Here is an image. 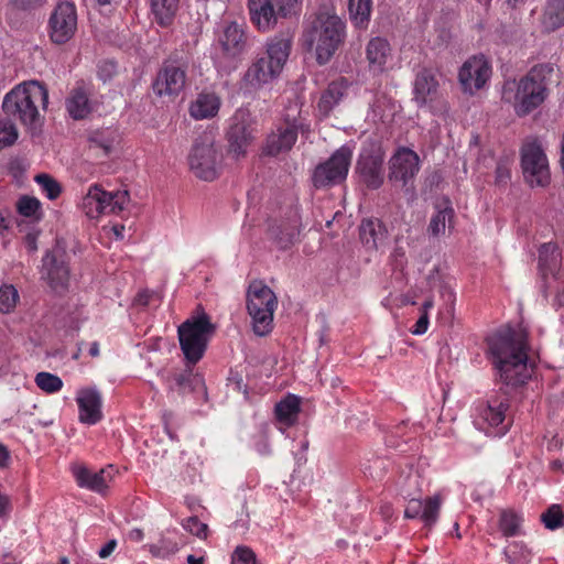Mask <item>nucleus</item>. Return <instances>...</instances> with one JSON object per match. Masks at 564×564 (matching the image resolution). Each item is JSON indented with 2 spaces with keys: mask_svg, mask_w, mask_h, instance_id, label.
Here are the masks:
<instances>
[{
  "mask_svg": "<svg viewBox=\"0 0 564 564\" xmlns=\"http://www.w3.org/2000/svg\"><path fill=\"white\" fill-rule=\"evenodd\" d=\"M74 475L80 487H86L97 492H102L108 487V480L104 469L99 473H91L85 467H77L74 469Z\"/></svg>",
  "mask_w": 564,
  "mask_h": 564,
  "instance_id": "c9c22d12",
  "label": "nucleus"
},
{
  "mask_svg": "<svg viewBox=\"0 0 564 564\" xmlns=\"http://www.w3.org/2000/svg\"><path fill=\"white\" fill-rule=\"evenodd\" d=\"M429 326V314L422 313L417 322L415 323L412 334L414 335H423L427 330Z\"/></svg>",
  "mask_w": 564,
  "mask_h": 564,
  "instance_id": "4d7b16f0",
  "label": "nucleus"
},
{
  "mask_svg": "<svg viewBox=\"0 0 564 564\" xmlns=\"http://www.w3.org/2000/svg\"><path fill=\"white\" fill-rule=\"evenodd\" d=\"M352 158L349 147L336 150L325 162L318 164L312 174V183L315 188H326L340 184L347 177Z\"/></svg>",
  "mask_w": 564,
  "mask_h": 564,
  "instance_id": "1a4fd4ad",
  "label": "nucleus"
},
{
  "mask_svg": "<svg viewBox=\"0 0 564 564\" xmlns=\"http://www.w3.org/2000/svg\"><path fill=\"white\" fill-rule=\"evenodd\" d=\"M97 195L100 197L98 217L102 214L121 213L130 199L128 191L106 192L99 185Z\"/></svg>",
  "mask_w": 564,
  "mask_h": 564,
  "instance_id": "cd10ccee",
  "label": "nucleus"
},
{
  "mask_svg": "<svg viewBox=\"0 0 564 564\" xmlns=\"http://www.w3.org/2000/svg\"><path fill=\"white\" fill-rule=\"evenodd\" d=\"M34 181L39 184L42 192L51 200L56 199L62 193V187H61L59 183L50 174H46V173L37 174L34 177Z\"/></svg>",
  "mask_w": 564,
  "mask_h": 564,
  "instance_id": "79ce46f5",
  "label": "nucleus"
},
{
  "mask_svg": "<svg viewBox=\"0 0 564 564\" xmlns=\"http://www.w3.org/2000/svg\"><path fill=\"white\" fill-rule=\"evenodd\" d=\"M564 25V0H547L543 15L542 26L546 32H553Z\"/></svg>",
  "mask_w": 564,
  "mask_h": 564,
  "instance_id": "72a5a7b5",
  "label": "nucleus"
},
{
  "mask_svg": "<svg viewBox=\"0 0 564 564\" xmlns=\"http://www.w3.org/2000/svg\"><path fill=\"white\" fill-rule=\"evenodd\" d=\"M35 383L41 390L47 393L57 392L63 387V381L58 376L44 371L35 376Z\"/></svg>",
  "mask_w": 564,
  "mask_h": 564,
  "instance_id": "37998d69",
  "label": "nucleus"
},
{
  "mask_svg": "<svg viewBox=\"0 0 564 564\" xmlns=\"http://www.w3.org/2000/svg\"><path fill=\"white\" fill-rule=\"evenodd\" d=\"M488 352L500 381L516 388L531 378L528 366V333L510 326L501 327L486 338Z\"/></svg>",
  "mask_w": 564,
  "mask_h": 564,
  "instance_id": "f257e3e1",
  "label": "nucleus"
},
{
  "mask_svg": "<svg viewBox=\"0 0 564 564\" xmlns=\"http://www.w3.org/2000/svg\"><path fill=\"white\" fill-rule=\"evenodd\" d=\"M251 23L262 33L273 31L280 20L295 15L301 9V0H248Z\"/></svg>",
  "mask_w": 564,
  "mask_h": 564,
  "instance_id": "0eeeda50",
  "label": "nucleus"
},
{
  "mask_svg": "<svg viewBox=\"0 0 564 564\" xmlns=\"http://www.w3.org/2000/svg\"><path fill=\"white\" fill-rule=\"evenodd\" d=\"M89 355L91 357H98L99 356V344L97 341H94V343L90 344Z\"/></svg>",
  "mask_w": 564,
  "mask_h": 564,
  "instance_id": "338daca9",
  "label": "nucleus"
},
{
  "mask_svg": "<svg viewBox=\"0 0 564 564\" xmlns=\"http://www.w3.org/2000/svg\"><path fill=\"white\" fill-rule=\"evenodd\" d=\"M560 252L555 243L547 242L539 249V264L545 271H552L558 261Z\"/></svg>",
  "mask_w": 564,
  "mask_h": 564,
  "instance_id": "a19ab883",
  "label": "nucleus"
},
{
  "mask_svg": "<svg viewBox=\"0 0 564 564\" xmlns=\"http://www.w3.org/2000/svg\"><path fill=\"white\" fill-rule=\"evenodd\" d=\"M372 0H349L348 12L352 24L359 29H367L370 22Z\"/></svg>",
  "mask_w": 564,
  "mask_h": 564,
  "instance_id": "e433bc0d",
  "label": "nucleus"
},
{
  "mask_svg": "<svg viewBox=\"0 0 564 564\" xmlns=\"http://www.w3.org/2000/svg\"><path fill=\"white\" fill-rule=\"evenodd\" d=\"M90 94V86L85 82H78L70 90L66 98V110L73 119L82 120L91 112Z\"/></svg>",
  "mask_w": 564,
  "mask_h": 564,
  "instance_id": "5701e85b",
  "label": "nucleus"
},
{
  "mask_svg": "<svg viewBox=\"0 0 564 564\" xmlns=\"http://www.w3.org/2000/svg\"><path fill=\"white\" fill-rule=\"evenodd\" d=\"M18 130L10 120L0 121V149L12 145L18 139Z\"/></svg>",
  "mask_w": 564,
  "mask_h": 564,
  "instance_id": "de8ad7c7",
  "label": "nucleus"
},
{
  "mask_svg": "<svg viewBox=\"0 0 564 564\" xmlns=\"http://www.w3.org/2000/svg\"><path fill=\"white\" fill-rule=\"evenodd\" d=\"M220 162L221 153L207 135L194 144L188 156L191 171L204 181H213L217 177Z\"/></svg>",
  "mask_w": 564,
  "mask_h": 564,
  "instance_id": "9d476101",
  "label": "nucleus"
},
{
  "mask_svg": "<svg viewBox=\"0 0 564 564\" xmlns=\"http://www.w3.org/2000/svg\"><path fill=\"white\" fill-rule=\"evenodd\" d=\"M301 216L296 208L290 212L286 220L272 225L269 229L271 238L280 249H288L300 234Z\"/></svg>",
  "mask_w": 564,
  "mask_h": 564,
  "instance_id": "4be33fe9",
  "label": "nucleus"
},
{
  "mask_svg": "<svg viewBox=\"0 0 564 564\" xmlns=\"http://www.w3.org/2000/svg\"><path fill=\"white\" fill-rule=\"evenodd\" d=\"M441 505L442 499L440 495L429 497L423 501V508L422 513H420V519L424 522L426 527H432L434 523H436L440 514Z\"/></svg>",
  "mask_w": 564,
  "mask_h": 564,
  "instance_id": "ea45409f",
  "label": "nucleus"
},
{
  "mask_svg": "<svg viewBox=\"0 0 564 564\" xmlns=\"http://www.w3.org/2000/svg\"><path fill=\"white\" fill-rule=\"evenodd\" d=\"M42 279L55 293H63L67 290L69 282V268L65 250L55 246L46 252L42 260Z\"/></svg>",
  "mask_w": 564,
  "mask_h": 564,
  "instance_id": "ddd939ff",
  "label": "nucleus"
},
{
  "mask_svg": "<svg viewBox=\"0 0 564 564\" xmlns=\"http://www.w3.org/2000/svg\"><path fill=\"white\" fill-rule=\"evenodd\" d=\"M117 541L110 540L108 541L98 552L100 558H107L116 549Z\"/></svg>",
  "mask_w": 564,
  "mask_h": 564,
  "instance_id": "13d9d810",
  "label": "nucleus"
},
{
  "mask_svg": "<svg viewBox=\"0 0 564 564\" xmlns=\"http://www.w3.org/2000/svg\"><path fill=\"white\" fill-rule=\"evenodd\" d=\"M89 149L102 156H108L119 144V134L111 129L97 130L89 135Z\"/></svg>",
  "mask_w": 564,
  "mask_h": 564,
  "instance_id": "c756f323",
  "label": "nucleus"
},
{
  "mask_svg": "<svg viewBox=\"0 0 564 564\" xmlns=\"http://www.w3.org/2000/svg\"><path fill=\"white\" fill-rule=\"evenodd\" d=\"M44 0H12V2L19 7V8H22V9H26V8H30L32 6H36V4H40L42 3Z\"/></svg>",
  "mask_w": 564,
  "mask_h": 564,
  "instance_id": "680f3d73",
  "label": "nucleus"
},
{
  "mask_svg": "<svg viewBox=\"0 0 564 564\" xmlns=\"http://www.w3.org/2000/svg\"><path fill=\"white\" fill-rule=\"evenodd\" d=\"M552 72L551 64H539L519 80H507L502 87V100L512 104L519 117L529 115L546 99V79Z\"/></svg>",
  "mask_w": 564,
  "mask_h": 564,
  "instance_id": "f03ea898",
  "label": "nucleus"
},
{
  "mask_svg": "<svg viewBox=\"0 0 564 564\" xmlns=\"http://www.w3.org/2000/svg\"><path fill=\"white\" fill-rule=\"evenodd\" d=\"M346 88L345 79L330 83L319 98L317 104L318 111L323 116H328L333 108L343 99Z\"/></svg>",
  "mask_w": 564,
  "mask_h": 564,
  "instance_id": "2f4dec72",
  "label": "nucleus"
},
{
  "mask_svg": "<svg viewBox=\"0 0 564 564\" xmlns=\"http://www.w3.org/2000/svg\"><path fill=\"white\" fill-rule=\"evenodd\" d=\"M509 402L501 400H489L486 404L478 408L476 423L480 429H497L495 435H503L510 427V421L507 417Z\"/></svg>",
  "mask_w": 564,
  "mask_h": 564,
  "instance_id": "f3484780",
  "label": "nucleus"
},
{
  "mask_svg": "<svg viewBox=\"0 0 564 564\" xmlns=\"http://www.w3.org/2000/svg\"><path fill=\"white\" fill-rule=\"evenodd\" d=\"M40 209V202L34 197L23 196L19 199L18 210L22 216L31 217Z\"/></svg>",
  "mask_w": 564,
  "mask_h": 564,
  "instance_id": "603ef678",
  "label": "nucleus"
},
{
  "mask_svg": "<svg viewBox=\"0 0 564 564\" xmlns=\"http://www.w3.org/2000/svg\"><path fill=\"white\" fill-rule=\"evenodd\" d=\"M299 132H310V124L302 117V111L295 102L289 107L283 120L275 126L267 137L263 153L275 156L290 151L297 140Z\"/></svg>",
  "mask_w": 564,
  "mask_h": 564,
  "instance_id": "39448f33",
  "label": "nucleus"
},
{
  "mask_svg": "<svg viewBox=\"0 0 564 564\" xmlns=\"http://www.w3.org/2000/svg\"><path fill=\"white\" fill-rule=\"evenodd\" d=\"M541 520L546 529L555 530L560 528L563 523L561 507L558 505H552L544 513H542Z\"/></svg>",
  "mask_w": 564,
  "mask_h": 564,
  "instance_id": "09e8293b",
  "label": "nucleus"
},
{
  "mask_svg": "<svg viewBox=\"0 0 564 564\" xmlns=\"http://www.w3.org/2000/svg\"><path fill=\"white\" fill-rule=\"evenodd\" d=\"M11 459L10 452L6 445L0 443V467L4 468L9 465Z\"/></svg>",
  "mask_w": 564,
  "mask_h": 564,
  "instance_id": "052dcab7",
  "label": "nucleus"
},
{
  "mask_svg": "<svg viewBox=\"0 0 564 564\" xmlns=\"http://www.w3.org/2000/svg\"><path fill=\"white\" fill-rule=\"evenodd\" d=\"M149 297L150 295L147 293V292H143V293H139L138 294V297H137V302L140 304V305H148L149 303Z\"/></svg>",
  "mask_w": 564,
  "mask_h": 564,
  "instance_id": "69168bd1",
  "label": "nucleus"
},
{
  "mask_svg": "<svg viewBox=\"0 0 564 564\" xmlns=\"http://www.w3.org/2000/svg\"><path fill=\"white\" fill-rule=\"evenodd\" d=\"M259 132L258 122L247 109H238L230 119L227 139L229 152L242 156Z\"/></svg>",
  "mask_w": 564,
  "mask_h": 564,
  "instance_id": "f8f14e48",
  "label": "nucleus"
},
{
  "mask_svg": "<svg viewBox=\"0 0 564 564\" xmlns=\"http://www.w3.org/2000/svg\"><path fill=\"white\" fill-rule=\"evenodd\" d=\"M521 166L525 181L531 186H546L550 183L549 161L536 139L527 140L521 149Z\"/></svg>",
  "mask_w": 564,
  "mask_h": 564,
  "instance_id": "9b49d317",
  "label": "nucleus"
},
{
  "mask_svg": "<svg viewBox=\"0 0 564 564\" xmlns=\"http://www.w3.org/2000/svg\"><path fill=\"white\" fill-rule=\"evenodd\" d=\"M345 22L336 14L322 12L303 32L302 44L314 51L319 65L327 64L345 39Z\"/></svg>",
  "mask_w": 564,
  "mask_h": 564,
  "instance_id": "7ed1b4c3",
  "label": "nucleus"
},
{
  "mask_svg": "<svg viewBox=\"0 0 564 564\" xmlns=\"http://www.w3.org/2000/svg\"><path fill=\"white\" fill-rule=\"evenodd\" d=\"M438 82L431 69H422L414 80L413 100L419 107L425 106L436 98Z\"/></svg>",
  "mask_w": 564,
  "mask_h": 564,
  "instance_id": "b1692460",
  "label": "nucleus"
},
{
  "mask_svg": "<svg viewBox=\"0 0 564 564\" xmlns=\"http://www.w3.org/2000/svg\"><path fill=\"white\" fill-rule=\"evenodd\" d=\"M280 74L267 57L257 58L246 70L242 78V87L249 91L257 90L274 79Z\"/></svg>",
  "mask_w": 564,
  "mask_h": 564,
  "instance_id": "412c9836",
  "label": "nucleus"
},
{
  "mask_svg": "<svg viewBox=\"0 0 564 564\" xmlns=\"http://www.w3.org/2000/svg\"><path fill=\"white\" fill-rule=\"evenodd\" d=\"M76 402L79 410V421L84 424L94 425L102 419L100 392L95 388L82 389L78 391Z\"/></svg>",
  "mask_w": 564,
  "mask_h": 564,
  "instance_id": "aec40b11",
  "label": "nucleus"
},
{
  "mask_svg": "<svg viewBox=\"0 0 564 564\" xmlns=\"http://www.w3.org/2000/svg\"><path fill=\"white\" fill-rule=\"evenodd\" d=\"M300 399L294 394H289L275 405V417L284 426H292L300 413Z\"/></svg>",
  "mask_w": 564,
  "mask_h": 564,
  "instance_id": "473e14b6",
  "label": "nucleus"
},
{
  "mask_svg": "<svg viewBox=\"0 0 564 564\" xmlns=\"http://www.w3.org/2000/svg\"><path fill=\"white\" fill-rule=\"evenodd\" d=\"M383 153L378 149L360 154L357 170L362 182L372 189L379 188L383 183Z\"/></svg>",
  "mask_w": 564,
  "mask_h": 564,
  "instance_id": "6ab92c4d",
  "label": "nucleus"
},
{
  "mask_svg": "<svg viewBox=\"0 0 564 564\" xmlns=\"http://www.w3.org/2000/svg\"><path fill=\"white\" fill-rule=\"evenodd\" d=\"M231 564H257V555L249 546L239 545L231 554Z\"/></svg>",
  "mask_w": 564,
  "mask_h": 564,
  "instance_id": "8fccbe9b",
  "label": "nucleus"
},
{
  "mask_svg": "<svg viewBox=\"0 0 564 564\" xmlns=\"http://www.w3.org/2000/svg\"><path fill=\"white\" fill-rule=\"evenodd\" d=\"M47 102L46 87L32 80L20 84L9 91L3 98L2 110L9 118L19 120L30 129H35L41 122L39 106L45 109Z\"/></svg>",
  "mask_w": 564,
  "mask_h": 564,
  "instance_id": "20e7f679",
  "label": "nucleus"
},
{
  "mask_svg": "<svg viewBox=\"0 0 564 564\" xmlns=\"http://www.w3.org/2000/svg\"><path fill=\"white\" fill-rule=\"evenodd\" d=\"M127 538L131 542L139 543L144 539V532L142 529L134 528L127 533Z\"/></svg>",
  "mask_w": 564,
  "mask_h": 564,
  "instance_id": "bf43d9fd",
  "label": "nucleus"
},
{
  "mask_svg": "<svg viewBox=\"0 0 564 564\" xmlns=\"http://www.w3.org/2000/svg\"><path fill=\"white\" fill-rule=\"evenodd\" d=\"M9 506V499L7 496L0 492V516H2Z\"/></svg>",
  "mask_w": 564,
  "mask_h": 564,
  "instance_id": "e2e57ef3",
  "label": "nucleus"
},
{
  "mask_svg": "<svg viewBox=\"0 0 564 564\" xmlns=\"http://www.w3.org/2000/svg\"><path fill=\"white\" fill-rule=\"evenodd\" d=\"M183 528L199 539H206L208 534L207 524L200 522L197 517H189L182 523Z\"/></svg>",
  "mask_w": 564,
  "mask_h": 564,
  "instance_id": "3c124183",
  "label": "nucleus"
},
{
  "mask_svg": "<svg viewBox=\"0 0 564 564\" xmlns=\"http://www.w3.org/2000/svg\"><path fill=\"white\" fill-rule=\"evenodd\" d=\"M203 562H204L203 557H195L192 554L187 556L188 564H203Z\"/></svg>",
  "mask_w": 564,
  "mask_h": 564,
  "instance_id": "774afa93",
  "label": "nucleus"
},
{
  "mask_svg": "<svg viewBox=\"0 0 564 564\" xmlns=\"http://www.w3.org/2000/svg\"><path fill=\"white\" fill-rule=\"evenodd\" d=\"M97 194L98 185L95 184L89 187L87 194L83 198V208L89 218L98 217L100 197Z\"/></svg>",
  "mask_w": 564,
  "mask_h": 564,
  "instance_id": "c03bdc74",
  "label": "nucleus"
},
{
  "mask_svg": "<svg viewBox=\"0 0 564 564\" xmlns=\"http://www.w3.org/2000/svg\"><path fill=\"white\" fill-rule=\"evenodd\" d=\"M215 332L207 314L192 317L178 326L181 349L191 364L198 362L207 348V343Z\"/></svg>",
  "mask_w": 564,
  "mask_h": 564,
  "instance_id": "6e6552de",
  "label": "nucleus"
},
{
  "mask_svg": "<svg viewBox=\"0 0 564 564\" xmlns=\"http://www.w3.org/2000/svg\"><path fill=\"white\" fill-rule=\"evenodd\" d=\"M390 56L391 46L387 39L376 36L367 43L366 58L370 68L382 72Z\"/></svg>",
  "mask_w": 564,
  "mask_h": 564,
  "instance_id": "bb28decb",
  "label": "nucleus"
},
{
  "mask_svg": "<svg viewBox=\"0 0 564 564\" xmlns=\"http://www.w3.org/2000/svg\"><path fill=\"white\" fill-rule=\"evenodd\" d=\"M496 183L498 185H505L511 177V170L508 160H501L496 166Z\"/></svg>",
  "mask_w": 564,
  "mask_h": 564,
  "instance_id": "864d4df0",
  "label": "nucleus"
},
{
  "mask_svg": "<svg viewBox=\"0 0 564 564\" xmlns=\"http://www.w3.org/2000/svg\"><path fill=\"white\" fill-rule=\"evenodd\" d=\"M551 468L556 471H564V462L560 459H555L551 462Z\"/></svg>",
  "mask_w": 564,
  "mask_h": 564,
  "instance_id": "0e129e2a",
  "label": "nucleus"
},
{
  "mask_svg": "<svg viewBox=\"0 0 564 564\" xmlns=\"http://www.w3.org/2000/svg\"><path fill=\"white\" fill-rule=\"evenodd\" d=\"M150 4L156 23L161 26H169L178 11L180 0H151Z\"/></svg>",
  "mask_w": 564,
  "mask_h": 564,
  "instance_id": "f704fd0d",
  "label": "nucleus"
},
{
  "mask_svg": "<svg viewBox=\"0 0 564 564\" xmlns=\"http://www.w3.org/2000/svg\"><path fill=\"white\" fill-rule=\"evenodd\" d=\"M220 107V99L215 94H199L189 107V113L197 120L215 117Z\"/></svg>",
  "mask_w": 564,
  "mask_h": 564,
  "instance_id": "c85d7f7f",
  "label": "nucleus"
},
{
  "mask_svg": "<svg viewBox=\"0 0 564 564\" xmlns=\"http://www.w3.org/2000/svg\"><path fill=\"white\" fill-rule=\"evenodd\" d=\"M420 171V158L413 150L401 147L389 160L388 178L391 183L406 186Z\"/></svg>",
  "mask_w": 564,
  "mask_h": 564,
  "instance_id": "dca6fc26",
  "label": "nucleus"
},
{
  "mask_svg": "<svg viewBox=\"0 0 564 564\" xmlns=\"http://www.w3.org/2000/svg\"><path fill=\"white\" fill-rule=\"evenodd\" d=\"M50 39L55 44L68 42L77 30L76 7L72 2H61L48 21Z\"/></svg>",
  "mask_w": 564,
  "mask_h": 564,
  "instance_id": "4468645a",
  "label": "nucleus"
},
{
  "mask_svg": "<svg viewBox=\"0 0 564 564\" xmlns=\"http://www.w3.org/2000/svg\"><path fill=\"white\" fill-rule=\"evenodd\" d=\"M186 67L176 63L165 62L152 84L159 97H176L186 86Z\"/></svg>",
  "mask_w": 564,
  "mask_h": 564,
  "instance_id": "2eb2a0df",
  "label": "nucleus"
},
{
  "mask_svg": "<svg viewBox=\"0 0 564 564\" xmlns=\"http://www.w3.org/2000/svg\"><path fill=\"white\" fill-rule=\"evenodd\" d=\"M453 218L454 209L449 205H446L431 218L427 232L433 237L440 236L445 231L447 225L451 226Z\"/></svg>",
  "mask_w": 564,
  "mask_h": 564,
  "instance_id": "58836bf2",
  "label": "nucleus"
},
{
  "mask_svg": "<svg viewBox=\"0 0 564 564\" xmlns=\"http://www.w3.org/2000/svg\"><path fill=\"white\" fill-rule=\"evenodd\" d=\"M218 42L225 56L236 57L245 50L246 34L239 24L232 22L224 29Z\"/></svg>",
  "mask_w": 564,
  "mask_h": 564,
  "instance_id": "393cba45",
  "label": "nucleus"
},
{
  "mask_svg": "<svg viewBox=\"0 0 564 564\" xmlns=\"http://www.w3.org/2000/svg\"><path fill=\"white\" fill-rule=\"evenodd\" d=\"M291 50V41L282 36H274L267 44V61L280 72L282 70Z\"/></svg>",
  "mask_w": 564,
  "mask_h": 564,
  "instance_id": "7c9ffc66",
  "label": "nucleus"
},
{
  "mask_svg": "<svg viewBox=\"0 0 564 564\" xmlns=\"http://www.w3.org/2000/svg\"><path fill=\"white\" fill-rule=\"evenodd\" d=\"M145 547L154 557L164 558L169 555H172L177 552L178 546L176 542L170 541L167 539L162 538L155 544H148Z\"/></svg>",
  "mask_w": 564,
  "mask_h": 564,
  "instance_id": "a18cd8bd",
  "label": "nucleus"
},
{
  "mask_svg": "<svg viewBox=\"0 0 564 564\" xmlns=\"http://www.w3.org/2000/svg\"><path fill=\"white\" fill-rule=\"evenodd\" d=\"M278 300L273 291L262 282H252L247 294V310L252 321V329L258 336L272 330L273 313Z\"/></svg>",
  "mask_w": 564,
  "mask_h": 564,
  "instance_id": "423d86ee",
  "label": "nucleus"
},
{
  "mask_svg": "<svg viewBox=\"0 0 564 564\" xmlns=\"http://www.w3.org/2000/svg\"><path fill=\"white\" fill-rule=\"evenodd\" d=\"M387 235L384 225L377 218L364 219L359 226L360 240L370 250H377L387 239Z\"/></svg>",
  "mask_w": 564,
  "mask_h": 564,
  "instance_id": "a878e982",
  "label": "nucleus"
},
{
  "mask_svg": "<svg viewBox=\"0 0 564 564\" xmlns=\"http://www.w3.org/2000/svg\"><path fill=\"white\" fill-rule=\"evenodd\" d=\"M522 518L512 510H502L499 517V530L506 538L521 533Z\"/></svg>",
  "mask_w": 564,
  "mask_h": 564,
  "instance_id": "4c0bfd02",
  "label": "nucleus"
},
{
  "mask_svg": "<svg viewBox=\"0 0 564 564\" xmlns=\"http://www.w3.org/2000/svg\"><path fill=\"white\" fill-rule=\"evenodd\" d=\"M399 241H400V239L398 238L397 246L394 247V249L391 253V259L397 268L402 269L406 264L408 259H406V254H405V249L399 245Z\"/></svg>",
  "mask_w": 564,
  "mask_h": 564,
  "instance_id": "6e6d98bb",
  "label": "nucleus"
},
{
  "mask_svg": "<svg viewBox=\"0 0 564 564\" xmlns=\"http://www.w3.org/2000/svg\"><path fill=\"white\" fill-rule=\"evenodd\" d=\"M491 75V67L484 56L466 61L459 70V82L465 91L474 93L484 87Z\"/></svg>",
  "mask_w": 564,
  "mask_h": 564,
  "instance_id": "a211bd4d",
  "label": "nucleus"
},
{
  "mask_svg": "<svg viewBox=\"0 0 564 564\" xmlns=\"http://www.w3.org/2000/svg\"><path fill=\"white\" fill-rule=\"evenodd\" d=\"M19 300L18 291L12 285H3L0 288V312H11Z\"/></svg>",
  "mask_w": 564,
  "mask_h": 564,
  "instance_id": "49530a36",
  "label": "nucleus"
},
{
  "mask_svg": "<svg viewBox=\"0 0 564 564\" xmlns=\"http://www.w3.org/2000/svg\"><path fill=\"white\" fill-rule=\"evenodd\" d=\"M422 508H423V500L416 499V498L410 499L405 507V510H404L405 518H408V519L420 518V513H422Z\"/></svg>",
  "mask_w": 564,
  "mask_h": 564,
  "instance_id": "5fc2aeb1",
  "label": "nucleus"
}]
</instances>
